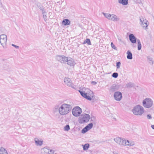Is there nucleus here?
Masks as SVG:
<instances>
[{"instance_id":"f257e3e1","label":"nucleus","mask_w":154,"mask_h":154,"mask_svg":"<svg viewBox=\"0 0 154 154\" xmlns=\"http://www.w3.org/2000/svg\"><path fill=\"white\" fill-rule=\"evenodd\" d=\"M72 103L69 101L68 103H63L60 104H56L54 108L55 112L58 111L61 116L67 115L71 110Z\"/></svg>"},{"instance_id":"f03ea898","label":"nucleus","mask_w":154,"mask_h":154,"mask_svg":"<svg viewBox=\"0 0 154 154\" xmlns=\"http://www.w3.org/2000/svg\"><path fill=\"white\" fill-rule=\"evenodd\" d=\"M79 92L83 97L89 100H93L95 99L93 92L88 88H82V90H79Z\"/></svg>"},{"instance_id":"7ed1b4c3","label":"nucleus","mask_w":154,"mask_h":154,"mask_svg":"<svg viewBox=\"0 0 154 154\" xmlns=\"http://www.w3.org/2000/svg\"><path fill=\"white\" fill-rule=\"evenodd\" d=\"M132 112L135 115L141 116L144 112V109L142 106L137 105L134 107Z\"/></svg>"},{"instance_id":"20e7f679","label":"nucleus","mask_w":154,"mask_h":154,"mask_svg":"<svg viewBox=\"0 0 154 154\" xmlns=\"http://www.w3.org/2000/svg\"><path fill=\"white\" fill-rule=\"evenodd\" d=\"M143 106L145 108H149L152 107L153 105V100L149 97L145 98L142 102Z\"/></svg>"},{"instance_id":"39448f33","label":"nucleus","mask_w":154,"mask_h":154,"mask_svg":"<svg viewBox=\"0 0 154 154\" xmlns=\"http://www.w3.org/2000/svg\"><path fill=\"white\" fill-rule=\"evenodd\" d=\"M90 119V116L88 114H83L79 119V122L80 124L87 122Z\"/></svg>"},{"instance_id":"423d86ee","label":"nucleus","mask_w":154,"mask_h":154,"mask_svg":"<svg viewBox=\"0 0 154 154\" xmlns=\"http://www.w3.org/2000/svg\"><path fill=\"white\" fill-rule=\"evenodd\" d=\"M103 14L108 20L113 21H117L119 20V18L116 15L114 14H110L108 13H106L103 12Z\"/></svg>"},{"instance_id":"0eeeda50","label":"nucleus","mask_w":154,"mask_h":154,"mask_svg":"<svg viewBox=\"0 0 154 154\" xmlns=\"http://www.w3.org/2000/svg\"><path fill=\"white\" fill-rule=\"evenodd\" d=\"M82 112V109L78 106L74 107L72 110V114L76 117L79 116L81 113Z\"/></svg>"},{"instance_id":"6e6552de","label":"nucleus","mask_w":154,"mask_h":154,"mask_svg":"<svg viewBox=\"0 0 154 154\" xmlns=\"http://www.w3.org/2000/svg\"><path fill=\"white\" fill-rule=\"evenodd\" d=\"M7 40L6 35L2 34L0 35V43L4 48H6Z\"/></svg>"},{"instance_id":"1a4fd4ad","label":"nucleus","mask_w":154,"mask_h":154,"mask_svg":"<svg viewBox=\"0 0 154 154\" xmlns=\"http://www.w3.org/2000/svg\"><path fill=\"white\" fill-rule=\"evenodd\" d=\"M140 19V24L143 26V27L146 29L148 24L147 23L148 21L143 17L141 16L139 17Z\"/></svg>"},{"instance_id":"9d476101","label":"nucleus","mask_w":154,"mask_h":154,"mask_svg":"<svg viewBox=\"0 0 154 154\" xmlns=\"http://www.w3.org/2000/svg\"><path fill=\"white\" fill-rule=\"evenodd\" d=\"M42 151L43 154H54L55 152L54 150L50 149L48 147L43 148Z\"/></svg>"},{"instance_id":"9b49d317","label":"nucleus","mask_w":154,"mask_h":154,"mask_svg":"<svg viewBox=\"0 0 154 154\" xmlns=\"http://www.w3.org/2000/svg\"><path fill=\"white\" fill-rule=\"evenodd\" d=\"M114 141L118 144L120 146L124 145L125 139L119 137H116L114 138Z\"/></svg>"},{"instance_id":"f8f14e48","label":"nucleus","mask_w":154,"mask_h":154,"mask_svg":"<svg viewBox=\"0 0 154 154\" xmlns=\"http://www.w3.org/2000/svg\"><path fill=\"white\" fill-rule=\"evenodd\" d=\"M56 58L58 61L63 63H65L66 61L68 60V57H66L63 55H57Z\"/></svg>"},{"instance_id":"ddd939ff","label":"nucleus","mask_w":154,"mask_h":154,"mask_svg":"<svg viewBox=\"0 0 154 154\" xmlns=\"http://www.w3.org/2000/svg\"><path fill=\"white\" fill-rule=\"evenodd\" d=\"M120 88V85L116 84L112 85L109 88V90L110 93H113L118 90Z\"/></svg>"},{"instance_id":"4468645a","label":"nucleus","mask_w":154,"mask_h":154,"mask_svg":"<svg viewBox=\"0 0 154 154\" xmlns=\"http://www.w3.org/2000/svg\"><path fill=\"white\" fill-rule=\"evenodd\" d=\"M113 97L115 100L119 101L121 100L122 97V93L119 91L115 92L114 93Z\"/></svg>"},{"instance_id":"2eb2a0df","label":"nucleus","mask_w":154,"mask_h":154,"mask_svg":"<svg viewBox=\"0 0 154 154\" xmlns=\"http://www.w3.org/2000/svg\"><path fill=\"white\" fill-rule=\"evenodd\" d=\"M64 81L65 84L68 86L71 87L73 88H75L74 86L70 79L68 78H65Z\"/></svg>"},{"instance_id":"dca6fc26","label":"nucleus","mask_w":154,"mask_h":154,"mask_svg":"<svg viewBox=\"0 0 154 154\" xmlns=\"http://www.w3.org/2000/svg\"><path fill=\"white\" fill-rule=\"evenodd\" d=\"M68 60L66 61L68 65L71 66H74L75 64L74 60L70 57H68Z\"/></svg>"},{"instance_id":"f3484780","label":"nucleus","mask_w":154,"mask_h":154,"mask_svg":"<svg viewBox=\"0 0 154 154\" xmlns=\"http://www.w3.org/2000/svg\"><path fill=\"white\" fill-rule=\"evenodd\" d=\"M129 39L131 42L133 44L135 43L136 42V38L133 34L129 35Z\"/></svg>"},{"instance_id":"a211bd4d","label":"nucleus","mask_w":154,"mask_h":154,"mask_svg":"<svg viewBox=\"0 0 154 154\" xmlns=\"http://www.w3.org/2000/svg\"><path fill=\"white\" fill-rule=\"evenodd\" d=\"M124 146H132L135 145V143L134 142L128 140H125Z\"/></svg>"},{"instance_id":"6ab92c4d","label":"nucleus","mask_w":154,"mask_h":154,"mask_svg":"<svg viewBox=\"0 0 154 154\" xmlns=\"http://www.w3.org/2000/svg\"><path fill=\"white\" fill-rule=\"evenodd\" d=\"M128 0H118V2L123 5H126L128 4Z\"/></svg>"},{"instance_id":"aec40b11","label":"nucleus","mask_w":154,"mask_h":154,"mask_svg":"<svg viewBox=\"0 0 154 154\" xmlns=\"http://www.w3.org/2000/svg\"><path fill=\"white\" fill-rule=\"evenodd\" d=\"M35 141L36 145L37 146H41L42 145L43 142L39 140L38 138L35 139Z\"/></svg>"},{"instance_id":"412c9836","label":"nucleus","mask_w":154,"mask_h":154,"mask_svg":"<svg viewBox=\"0 0 154 154\" xmlns=\"http://www.w3.org/2000/svg\"><path fill=\"white\" fill-rule=\"evenodd\" d=\"M0 154H8V153L5 148L1 147L0 149Z\"/></svg>"},{"instance_id":"4be33fe9","label":"nucleus","mask_w":154,"mask_h":154,"mask_svg":"<svg viewBox=\"0 0 154 154\" xmlns=\"http://www.w3.org/2000/svg\"><path fill=\"white\" fill-rule=\"evenodd\" d=\"M127 58L128 59L131 60L132 59V53L129 50L127 52Z\"/></svg>"},{"instance_id":"5701e85b","label":"nucleus","mask_w":154,"mask_h":154,"mask_svg":"<svg viewBox=\"0 0 154 154\" xmlns=\"http://www.w3.org/2000/svg\"><path fill=\"white\" fill-rule=\"evenodd\" d=\"M70 23V22L68 19L64 20L62 21V24L64 25H69Z\"/></svg>"},{"instance_id":"b1692460","label":"nucleus","mask_w":154,"mask_h":154,"mask_svg":"<svg viewBox=\"0 0 154 154\" xmlns=\"http://www.w3.org/2000/svg\"><path fill=\"white\" fill-rule=\"evenodd\" d=\"M90 119L91 123H92V124L96 125V119L94 116H91L90 118Z\"/></svg>"},{"instance_id":"393cba45","label":"nucleus","mask_w":154,"mask_h":154,"mask_svg":"<svg viewBox=\"0 0 154 154\" xmlns=\"http://www.w3.org/2000/svg\"><path fill=\"white\" fill-rule=\"evenodd\" d=\"M147 61L149 62V63L152 65L153 63V61L152 58L149 56H148L147 57Z\"/></svg>"},{"instance_id":"a878e982","label":"nucleus","mask_w":154,"mask_h":154,"mask_svg":"<svg viewBox=\"0 0 154 154\" xmlns=\"http://www.w3.org/2000/svg\"><path fill=\"white\" fill-rule=\"evenodd\" d=\"M137 49L138 50H140L141 49V44L140 42L139 39L137 40Z\"/></svg>"},{"instance_id":"bb28decb","label":"nucleus","mask_w":154,"mask_h":154,"mask_svg":"<svg viewBox=\"0 0 154 154\" xmlns=\"http://www.w3.org/2000/svg\"><path fill=\"white\" fill-rule=\"evenodd\" d=\"M82 146L84 150H87L89 147V145L88 143H86L84 145H82Z\"/></svg>"},{"instance_id":"cd10ccee","label":"nucleus","mask_w":154,"mask_h":154,"mask_svg":"<svg viewBox=\"0 0 154 154\" xmlns=\"http://www.w3.org/2000/svg\"><path fill=\"white\" fill-rule=\"evenodd\" d=\"M87 43L88 45H91V43L90 39L88 38L86 39L85 41H84L83 44Z\"/></svg>"},{"instance_id":"c85d7f7f","label":"nucleus","mask_w":154,"mask_h":154,"mask_svg":"<svg viewBox=\"0 0 154 154\" xmlns=\"http://www.w3.org/2000/svg\"><path fill=\"white\" fill-rule=\"evenodd\" d=\"M93 126V124L92 123H90L88 124L87 125L86 127L87 128V129L89 130L91 129Z\"/></svg>"},{"instance_id":"c756f323","label":"nucleus","mask_w":154,"mask_h":154,"mask_svg":"<svg viewBox=\"0 0 154 154\" xmlns=\"http://www.w3.org/2000/svg\"><path fill=\"white\" fill-rule=\"evenodd\" d=\"M70 130V127L69 125H67L65 126L64 128V130L65 131H68Z\"/></svg>"},{"instance_id":"7c9ffc66","label":"nucleus","mask_w":154,"mask_h":154,"mask_svg":"<svg viewBox=\"0 0 154 154\" xmlns=\"http://www.w3.org/2000/svg\"><path fill=\"white\" fill-rule=\"evenodd\" d=\"M88 131V130L85 127L82 130V133L83 134L85 133L86 132Z\"/></svg>"},{"instance_id":"2f4dec72","label":"nucleus","mask_w":154,"mask_h":154,"mask_svg":"<svg viewBox=\"0 0 154 154\" xmlns=\"http://www.w3.org/2000/svg\"><path fill=\"white\" fill-rule=\"evenodd\" d=\"M118 73L116 72H114L112 75V77L115 78H117L118 77Z\"/></svg>"},{"instance_id":"473e14b6","label":"nucleus","mask_w":154,"mask_h":154,"mask_svg":"<svg viewBox=\"0 0 154 154\" xmlns=\"http://www.w3.org/2000/svg\"><path fill=\"white\" fill-rule=\"evenodd\" d=\"M121 65V63L120 62H118L116 63V67L118 69L120 68Z\"/></svg>"},{"instance_id":"72a5a7b5","label":"nucleus","mask_w":154,"mask_h":154,"mask_svg":"<svg viewBox=\"0 0 154 154\" xmlns=\"http://www.w3.org/2000/svg\"><path fill=\"white\" fill-rule=\"evenodd\" d=\"M111 46L112 48H113V49H115L116 50H117V48L113 44V43L112 42H111Z\"/></svg>"},{"instance_id":"f704fd0d","label":"nucleus","mask_w":154,"mask_h":154,"mask_svg":"<svg viewBox=\"0 0 154 154\" xmlns=\"http://www.w3.org/2000/svg\"><path fill=\"white\" fill-rule=\"evenodd\" d=\"M147 118L148 119H151L152 118L151 115L150 114L147 115Z\"/></svg>"},{"instance_id":"c9c22d12","label":"nucleus","mask_w":154,"mask_h":154,"mask_svg":"<svg viewBox=\"0 0 154 154\" xmlns=\"http://www.w3.org/2000/svg\"><path fill=\"white\" fill-rule=\"evenodd\" d=\"M43 17L44 18V19L45 20L46 19L47 16H46V13H43Z\"/></svg>"},{"instance_id":"e433bc0d","label":"nucleus","mask_w":154,"mask_h":154,"mask_svg":"<svg viewBox=\"0 0 154 154\" xmlns=\"http://www.w3.org/2000/svg\"><path fill=\"white\" fill-rule=\"evenodd\" d=\"M12 45L14 47H15V48H19V46H17V45H16L13 44H12Z\"/></svg>"},{"instance_id":"4c0bfd02","label":"nucleus","mask_w":154,"mask_h":154,"mask_svg":"<svg viewBox=\"0 0 154 154\" xmlns=\"http://www.w3.org/2000/svg\"><path fill=\"white\" fill-rule=\"evenodd\" d=\"M92 84H94V85H96V84H97V82H94V81H92Z\"/></svg>"},{"instance_id":"58836bf2","label":"nucleus","mask_w":154,"mask_h":154,"mask_svg":"<svg viewBox=\"0 0 154 154\" xmlns=\"http://www.w3.org/2000/svg\"><path fill=\"white\" fill-rule=\"evenodd\" d=\"M131 85V83H128L127 85L128 87H130Z\"/></svg>"},{"instance_id":"ea45409f","label":"nucleus","mask_w":154,"mask_h":154,"mask_svg":"<svg viewBox=\"0 0 154 154\" xmlns=\"http://www.w3.org/2000/svg\"><path fill=\"white\" fill-rule=\"evenodd\" d=\"M151 127L153 129H154V125H152Z\"/></svg>"},{"instance_id":"a19ab883","label":"nucleus","mask_w":154,"mask_h":154,"mask_svg":"<svg viewBox=\"0 0 154 154\" xmlns=\"http://www.w3.org/2000/svg\"><path fill=\"white\" fill-rule=\"evenodd\" d=\"M114 154H118L117 153H114Z\"/></svg>"}]
</instances>
